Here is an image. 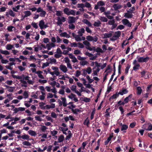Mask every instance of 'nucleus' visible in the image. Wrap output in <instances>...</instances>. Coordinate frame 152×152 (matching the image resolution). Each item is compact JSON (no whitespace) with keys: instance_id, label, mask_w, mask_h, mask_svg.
<instances>
[{"instance_id":"obj_28","label":"nucleus","mask_w":152,"mask_h":152,"mask_svg":"<svg viewBox=\"0 0 152 152\" xmlns=\"http://www.w3.org/2000/svg\"><path fill=\"white\" fill-rule=\"evenodd\" d=\"M63 12L65 14H66L67 15H69L70 11H69V8L66 7L63 10Z\"/></svg>"},{"instance_id":"obj_9","label":"nucleus","mask_w":152,"mask_h":152,"mask_svg":"<svg viewBox=\"0 0 152 152\" xmlns=\"http://www.w3.org/2000/svg\"><path fill=\"white\" fill-rule=\"evenodd\" d=\"M128 91L126 89L123 88L121 91H120L118 93V94H120L121 95H123L124 94L127 93Z\"/></svg>"},{"instance_id":"obj_26","label":"nucleus","mask_w":152,"mask_h":152,"mask_svg":"<svg viewBox=\"0 0 152 152\" xmlns=\"http://www.w3.org/2000/svg\"><path fill=\"white\" fill-rule=\"evenodd\" d=\"M0 52L4 55H9L10 54V53L7 50H3L1 49H0Z\"/></svg>"},{"instance_id":"obj_41","label":"nucleus","mask_w":152,"mask_h":152,"mask_svg":"<svg viewBox=\"0 0 152 152\" xmlns=\"http://www.w3.org/2000/svg\"><path fill=\"white\" fill-rule=\"evenodd\" d=\"M78 35H77L76 37H75V40L77 42L80 41L82 40L81 38Z\"/></svg>"},{"instance_id":"obj_51","label":"nucleus","mask_w":152,"mask_h":152,"mask_svg":"<svg viewBox=\"0 0 152 152\" xmlns=\"http://www.w3.org/2000/svg\"><path fill=\"white\" fill-rule=\"evenodd\" d=\"M49 63L48 62H46L45 63H43L42 64V68H44L45 67L47 66H49Z\"/></svg>"},{"instance_id":"obj_56","label":"nucleus","mask_w":152,"mask_h":152,"mask_svg":"<svg viewBox=\"0 0 152 152\" xmlns=\"http://www.w3.org/2000/svg\"><path fill=\"white\" fill-rule=\"evenodd\" d=\"M70 44L71 47H77V44L76 42L70 43Z\"/></svg>"},{"instance_id":"obj_12","label":"nucleus","mask_w":152,"mask_h":152,"mask_svg":"<svg viewBox=\"0 0 152 152\" xmlns=\"http://www.w3.org/2000/svg\"><path fill=\"white\" fill-rule=\"evenodd\" d=\"M113 7L115 10H117L118 9H121L122 7L121 5H118L117 4H114Z\"/></svg>"},{"instance_id":"obj_10","label":"nucleus","mask_w":152,"mask_h":152,"mask_svg":"<svg viewBox=\"0 0 152 152\" xmlns=\"http://www.w3.org/2000/svg\"><path fill=\"white\" fill-rule=\"evenodd\" d=\"M133 16V15L129 12L125 13H124V16L127 18H132Z\"/></svg>"},{"instance_id":"obj_43","label":"nucleus","mask_w":152,"mask_h":152,"mask_svg":"<svg viewBox=\"0 0 152 152\" xmlns=\"http://www.w3.org/2000/svg\"><path fill=\"white\" fill-rule=\"evenodd\" d=\"M22 144L25 145L30 146L31 145V143L28 141H24L22 142Z\"/></svg>"},{"instance_id":"obj_59","label":"nucleus","mask_w":152,"mask_h":152,"mask_svg":"<svg viewBox=\"0 0 152 152\" xmlns=\"http://www.w3.org/2000/svg\"><path fill=\"white\" fill-rule=\"evenodd\" d=\"M88 63V62L86 61H80V65H81L82 66H84L85 65H86Z\"/></svg>"},{"instance_id":"obj_2","label":"nucleus","mask_w":152,"mask_h":152,"mask_svg":"<svg viewBox=\"0 0 152 152\" xmlns=\"http://www.w3.org/2000/svg\"><path fill=\"white\" fill-rule=\"evenodd\" d=\"M137 61L140 63H146L150 59L149 57L148 56L145 58L143 57H140L139 56H137Z\"/></svg>"},{"instance_id":"obj_36","label":"nucleus","mask_w":152,"mask_h":152,"mask_svg":"<svg viewBox=\"0 0 152 152\" xmlns=\"http://www.w3.org/2000/svg\"><path fill=\"white\" fill-rule=\"evenodd\" d=\"M110 109V108H109L106 110L105 113H106V114L105 115V117H107L110 116V113L109 112V111Z\"/></svg>"},{"instance_id":"obj_22","label":"nucleus","mask_w":152,"mask_h":152,"mask_svg":"<svg viewBox=\"0 0 152 152\" xmlns=\"http://www.w3.org/2000/svg\"><path fill=\"white\" fill-rule=\"evenodd\" d=\"M148 127L147 128H144V129L146 130L151 131L152 130V125L150 123L148 124Z\"/></svg>"},{"instance_id":"obj_44","label":"nucleus","mask_w":152,"mask_h":152,"mask_svg":"<svg viewBox=\"0 0 152 152\" xmlns=\"http://www.w3.org/2000/svg\"><path fill=\"white\" fill-rule=\"evenodd\" d=\"M97 53H103V52L102 50L100 48L98 47L95 49V51Z\"/></svg>"},{"instance_id":"obj_1","label":"nucleus","mask_w":152,"mask_h":152,"mask_svg":"<svg viewBox=\"0 0 152 152\" xmlns=\"http://www.w3.org/2000/svg\"><path fill=\"white\" fill-rule=\"evenodd\" d=\"M132 96V94H130L128 96L126 97L124 99V102H122L120 104V103L121 102V101L120 100L118 102V104H119V105H124L125 104L127 103L129 101L131 100Z\"/></svg>"},{"instance_id":"obj_49","label":"nucleus","mask_w":152,"mask_h":152,"mask_svg":"<svg viewBox=\"0 0 152 152\" xmlns=\"http://www.w3.org/2000/svg\"><path fill=\"white\" fill-rule=\"evenodd\" d=\"M71 95L74 98V101L75 102H77L78 101V99L75 97L76 95L75 94H73L72 93H71Z\"/></svg>"},{"instance_id":"obj_30","label":"nucleus","mask_w":152,"mask_h":152,"mask_svg":"<svg viewBox=\"0 0 152 152\" xmlns=\"http://www.w3.org/2000/svg\"><path fill=\"white\" fill-rule=\"evenodd\" d=\"M99 20L103 22H107L108 21L107 18L101 16L99 18Z\"/></svg>"},{"instance_id":"obj_15","label":"nucleus","mask_w":152,"mask_h":152,"mask_svg":"<svg viewBox=\"0 0 152 152\" xmlns=\"http://www.w3.org/2000/svg\"><path fill=\"white\" fill-rule=\"evenodd\" d=\"M45 22L43 20H41L39 23V26L41 29H42L44 28Z\"/></svg>"},{"instance_id":"obj_31","label":"nucleus","mask_w":152,"mask_h":152,"mask_svg":"<svg viewBox=\"0 0 152 152\" xmlns=\"http://www.w3.org/2000/svg\"><path fill=\"white\" fill-rule=\"evenodd\" d=\"M134 66L133 67V70L134 71H136L139 69V67H140V64H137L134 65Z\"/></svg>"},{"instance_id":"obj_25","label":"nucleus","mask_w":152,"mask_h":152,"mask_svg":"<svg viewBox=\"0 0 152 152\" xmlns=\"http://www.w3.org/2000/svg\"><path fill=\"white\" fill-rule=\"evenodd\" d=\"M42 73V72L41 71H37L36 72V74H37L39 77L41 79H44V78L42 75L41 74V73Z\"/></svg>"},{"instance_id":"obj_20","label":"nucleus","mask_w":152,"mask_h":152,"mask_svg":"<svg viewBox=\"0 0 152 152\" xmlns=\"http://www.w3.org/2000/svg\"><path fill=\"white\" fill-rule=\"evenodd\" d=\"M122 124H121L122 126L121 128V131H123L126 130L128 128V125L126 124H124L122 125Z\"/></svg>"},{"instance_id":"obj_37","label":"nucleus","mask_w":152,"mask_h":152,"mask_svg":"<svg viewBox=\"0 0 152 152\" xmlns=\"http://www.w3.org/2000/svg\"><path fill=\"white\" fill-rule=\"evenodd\" d=\"M122 22L123 24L126 25L129 22V20L126 19H124L122 20Z\"/></svg>"},{"instance_id":"obj_14","label":"nucleus","mask_w":152,"mask_h":152,"mask_svg":"<svg viewBox=\"0 0 152 152\" xmlns=\"http://www.w3.org/2000/svg\"><path fill=\"white\" fill-rule=\"evenodd\" d=\"M46 109L48 110L50 108H54L55 107V104L51 103V105L47 104L46 105Z\"/></svg>"},{"instance_id":"obj_53","label":"nucleus","mask_w":152,"mask_h":152,"mask_svg":"<svg viewBox=\"0 0 152 152\" xmlns=\"http://www.w3.org/2000/svg\"><path fill=\"white\" fill-rule=\"evenodd\" d=\"M85 7L88 8H89L91 7V4L88 2H86L84 4Z\"/></svg>"},{"instance_id":"obj_58","label":"nucleus","mask_w":152,"mask_h":152,"mask_svg":"<svg viewBox=\"0 0 152 152\" xmlns=\"http://www.w3.org/2000/svg\"><path fill=\"white\" fill-rule=\"evenodd\" d=\"M75 28V26L73 24H70L69 25V29H74Z\"/></svg>"},{"instance_id":"obj_63","label":"nucleus","mask_w":152,"mask_h":152,"mask_svg":"<svg viewBox=\"0 0 152 152\" xmlns=\"http://www.w3.org/2000/svg\"><path fill=\"white\" fill-rule=\"evenodd\" d=\"M35 118L37 121H42V119L39 116H36L35 117Z\"/></svg>"},{"instance_id":"obj_8","label":"nucleus","mask_w":152,"mask_h":152,"mask_svg":"<svg viewBox=\"0 0 152 152\" xmlns=\"http://www.w3.org/2000/svg\"><path fill=\"white\" fill-rule=\"evenodd\" d=\"M59 68L64 73L68 71L66 66L65 65L63 64H61Z\"/></svg>"},{"instance_id":"obj_60","label":"nucleus","mask_w":152,"mask_h":152,"mask_svg":"<svg viewBox=\"0 0 152 152\" xmlns=\"http://www.w3.org/2000/svg\"><path fill=\"white\" fill-rule=\"evenodd\" d=\"M124 26L122 25H121L118 26L117 28V29H119L120 30H122L124 28Z\"/></svg>"},{"instance_id":"obj_13","label":"nucleus","mask_w":152,"mask_h":152,"mask_svg":"<svg viewBox=\"0 0 152 152\" xmlns=\"http://www.w3.org/2000/svg\"><path fill=\"white\" fill-rule=\"evenodd\" d=\"M83 22L84 23H85L89 27H92V25L91 23L87 20L86 19H84L83 20Z\"/></svg>"},{"instance_id":"obj_38","label":"nucleus","mask_w":152,"mask_h":152,"mask_svg":"<svg viewBox=\"0 0 152 152\" xmlns=\"http://www.w3.org/2000/svg\"><path fill=\"white\" fill-rule=\"evenodd\" d=\"M95 111L96 110L95 108L91 112L90 117L91 120H92L94 118V115L95 113Z\"/></svg>"},{"instance_id":"obj_27","label":"nucleus","mask_w":152,"mask_h":152,"mask_svg":"<svg viewBox=\"0 0 152 152\" xmlns=\"http://www.w3.org/2000/svg\"><path fill=\"white\" fill-rule=\"evenodd\" d=\"M137 94L138 95H140L142 92V90L140 86L138 87L137 88Z\"/></svg>"},{"instance_id":"obj_45","label":"nucleus","mask_w":152,"mask_h":152,"mask_svg":"<svg viewBox=\"0 0 152 152\" xmlns=\"http://www.w3.org/2000/svg\"><path fill=\"white\" fill-rule=\"evenodd\" d=\"M86 72H87L88 74H90L92 72V69L91 67H88L86 70Z\"/></svg>"},{"instance_id":"obj_19","label":"nucleus","mask_w":152,"mask_h":152,"mask_svg":"<svg viewBox=\"0 0 152 152\" xmlns=\"http://www.w3.org/2000/svg\"><path fill=\"white\" fill-rule=\"evenodd\" d=\"M64 136L63 135H61L58 137V142H61L63 141L64 139Z\"/></svg>"},{"instance_id":"obj_33","label":"nucleus","mask_w":152,"mask_h":152,"mask_svg":"<svg viewBox=\"0 0 152 152\" xmlns=\"http://www.w3.org/2000/svg\"><path fill=\"white\" fill-rule=\"evenodd\" d=\"M22 138L27 140H29V136L26 134H24L22 136Z\"/></svg>"},{"instance_id":"obj_50","label":"nucleus","mask_w":152,"mask_h":152,"mask_svg":"<svg viewBox=\"0 0 152 152\" xmlns=\"http://www.w3.org/2000/svg\"><path fill=\"white\" fill-rule=\"evenodd\" d=\"M77 86H76L75 85H72L71 86V89L72 91H74L75 92L76 91Z\"/></svg>"},{"instance_id":"obj_48","label":"nucleus","mask_w":152,"mask_h":152,"mask_svg":"<svg viewBox=\"0 0 152 152\" xmlns=\"http://www.w3.org/2000/svg\"><path fill=\"white\" fill-rule=\"evenodd\" d=\"M58 133L57 131L55 130H54L53 131H51V134L53 136H55Z\"/></svg>"},{"instance_id":"obj_54","label":"nucleus","mask_w":152,"mask_h":152,"mask_svg":"<svg viewBox=\"0 0 152 152\" xmlns=\"http://www.w3.org/2000/svg\"><path fill=\"white\" fill-rule=\"evenodd\" d=\"M47 129H48L47 127L45 126H41V130L42 132H45Z\"/></svg>"},{"instance_id":"obj_39","label":"nucleus","mask_w":152,"mask_h":152,"mask_svg":"<svg viewBox=\"0 0 152 152\" xmlns=\"http://www.w3.org/2000/svg\"><path fill=\"white\" fill-rule=\"evenodd\" d=\"M135 7H133L131 8L129 10H127V12L132 14L133 13V12L135 10Z\"/></svg>"},{"instance_id":"obj_35","label":"nucleus","mask_w":152,"mask_h":152,"mask_svg":"<svg viewBox=\"0 0 152 152\" xmlns=\"http://www.w3.org/2000/svg\"><path fill=\"white\" fill-rule=\"evenodd\" d=\"M83 43L86 46V47H90L91 45L90 43L87 40H85L83 42Z\"/></svg>"},{"instance_id":"obj_18","label":"nucleus","mask_w":152,"mask_h":152,"mask_svg":"<svg viewBox=\"0 0 152 152\" xmlns=\"http://www.w3.org/2000/svg\"><path fill=\"white\" fill-rule=\"evenodd\" d=\"M121 34V31H118L115 32L114 36V37L118 38L120 36Z\"/></svg>"},{"instance_id":"obj_55","label":"nucleus","mask_w":152,"mask_h":152,"mask_svg":"<svg viewBox=\"0 0 152 152\" xmlns=\"http://www.w3.org/2000/svg\"><path fill=\"white\" fill-rule=\"evenodd\" d=\"M23 95L24 96V98H28V92L27 91H24L23 94Z\"/></svg>"},{"instance_id":"obj_11","label":"nucleus","mask_w":152,"mask_h":152,"mask_svg":"<svg viewBox=\"0 0 152 152\" xmlns=\"http://www.w3.org/2000/svg\"><path fill=\"white\" fill-rule=\"evenodd\" d=\"M104 37H103V38L104 39H106L107 38H109L110 37H111L112 35L113 34L112 33H105L103 34Z\"/></svg>"},{"instance_id":"obj_32","label":"nucleus","mask_w":152,"mask_h":152,"mask_svg":"<svg viewBox=\"0 0 152 152\" xmlns=\"http://www.w3.org/2000/svg\"><path fill=\"white\" fill-rule=\"evenodd\" d=\"M131 67V65L129 64L127 65V66H126V69H125V73L127 74L128 72L129 69H130Z\"/></svg>"},{"instance_id":"obj_62","label":"nucleus","mask_w":152,"mask_h":152,"mask_svg":"<svg viewBox=\"0 0 152 152\" xmlns=\"http://www.w3.org/2000/svg\"><path fill=\"white\" fill-rule=\"evenodd\" d=\"M9 61L7 60V59H2L1 61V62L2 64H6Z\"/></svg>"},{"instance_id":"obj_64","label":"nucleus","mask_w":152,"mask_h":152,"mask_svg":"<svg viewBox=\"0 0 152 152\" xmlns=\"http://www.w3.org/2000/svg\"><path fill=\"white\" fill-rule=\"evenodd\" d=\"M56 15L58 16H60L62 15L61 14V12H62L61 11H56Z\"/></svg>"},{"instance_id":"obj_57","label":"nucleus","mask_w":152,"mask_h":152,"mask_svg":"<svg viewBox=\"0 0 152 152\" xmlns=\"http://www.w3.org/2000/svg\"><path fill=\"white\" fill-rule=\"evenodd\" d=\"M115 23V21L114 19L112 20H109L108 22V24L110 25H112Z\"/></svg>"},{"instance_id":"obj_61","label":"nucleus","mask_w":152,"mask_h":152,"mask_svg":"<svg viewBox=\"0 0 152 152\" xmlns=\"http://www.w3.org/2000/svg\"><path fill=\"white\" fill-rule=\"evenodd\" d=\"M72 136V133H69L68 134V135L66 136V140H69V139Z\"/></svg>"},{"instance_id":"obj_16","label":"nucleus","mask_w":152,"mask_h":152,"mask_svg":"<svg viewBox=\"0 0 152 152\" xmlns=\"http://www.w3.org/2000/svg\"><path fill=\"white\" fill-rule=\"evenodd\" d=\"M84 124V125H86L87 127H89L90 121L88 117L85 120Z\"/></svg>"},{"instance_id":"obj_23","label":"nucleus","mask_w":152,"mask_h":152,"mask_svg":"<svg viewBox=\"0 0 152 152\" xmlns=\"http://www.w3.org/2000/svg\"><path fill=\"white\" fill-rule=\"evenodd\" d=\"M61 99L62 101L63 106L64 107H66L67 104L66 103V99L65 97H61Z\"/></svg>"},{"instance_id":"obj_46","label":"nucleus","mask_w":152,"mask_h":152,"mask_svg":"<svg viewBox=\"0 0 152 152\" xmlns=\"http://www.w3.org/2000/svg\"><path fill=\"white\" fill-rule=\"evenodd\" d=\"M41 12L40 14V16L42 17H45L46 14V12L45 11L43 10Z\"/></svg>"},{"instance_id":"obj_29","label":"nucleus","mask_w":152,"mask_h":152,"mask_svg":"<svg viewBox=\"0 0 152 152\" xmlns=\"http://www.w3.org/2000/svg\"><path fill=\"white\" fill-rule=\"evenodd\" d=\"M29 134L31 136H35L36 135V133L33 130H29L28 131Z\"/></svg>"},{"instance_id":"obj_4","label":"nucleus","mask_w":152,"mask_h":152,"mask_svg":"<svg viewBox=\"0 0 152 152\" xmlns=\"http://www.w3.org/2000/svg\"><path fill=\"white\" fill-rule=\"evenodd\" d=\"M57 24L58 25L60 26L62 24V22H64L66 21V18L64 17H61V18L60 17H58L57 18Z\"/></svg>"},{"instance_id":"obj_6","label":"nucleus","mask_w":152,"mask_h":152,"mask_svg":"<svg viewBox=\"0 0 152 152\" xmlns=\"http://www.w3.org/2000/svg\"><path fill=\"white\" fill-rule=\"evenodd\" d=\"M105 4L104 2L102 1H99L97 2V5H95L94 9L95 10H97L99 9V7L100 6H103Z\"/></svg>"},{"instance_id":"obj_3","label":"nucleus","mask_w":152,"mask_h":152,"mask_svg":"<svg viewBox=\"0 0 152 152\" xmlns=\"http://www.w3.org/2000/svg\"><path fill=\"white\" fill-rule=\"evenodd\" d=\"M12 76L13 78H15L18 79H22L23 77V79H25L26 80H29V77L28 76H26L25 77L24 75H22L21 76L15 75H12Z\"/></svg>"},{"instance_id":"obj_42","label":"nucleus","mask_w":152,"mask_h":152,"mask_svg":"<svg viewBox=\"0 0 152 152\" xmlns=\"http://www.w3.org/2000/svg\"><path fill=\"white\" fill-rule=\"evenodd\" d=\"M77 45H78V46L77 45V47L80 48H83L84 46L81 43L79 42L77 43Z\"/></svg>"},{"instance_id":"obj_47","label":"nucleus","mask_w":152,"mask_h":152,"mask_svg":"<svg viewBox=\"0 0 152 152\" xmlns=\"http://www.w3.org/2000/svg\"><path fill=\"white\" fill-rule=\"evenodd\" d=\"M91 99L89 98H88L86 97L84 98L83 101L86 102H89L90 101Z\"/></svg>"},{"instance_id":"obj_21","label":"nucleus","mask_w":152,"mask_h":152,"mask_svg":"<svg viewBox=\"0 0 152 152\" xmlns=\"http://www.w3.org/2000/svg\"><path fill=\"white\" fill-rule=\"evenodd\" d=\"M24 13L25 14L24 18L29 16L31 14L30 11L28 10L24 11Z\"/></svg>"},{"instance_id":"obj_17","label":"nucleus","mask_w":152,"mask_h":152,"mask_svg":"<svg viewBox=\"0 0 152 152\" xmlns=\"http://www.w3.org/2000/svg\"><path fill=\"white\" fill-rule=\"evenodd\" d=\"M72 111L73 114H77L78 112H81V110L78 108H76L75 109H72Z\"/></svg>"},{"instance_id":"obj_24","label":"nucleus","mask_w":152,"mask_h":152,"mask_svg":"<svg viewBox=\"0 0 152 152\" xmlns=\"http://www.w3.org/2000/svg\"><path fill=\"white\" fill-rule=\"evenodd\" d=\"M101 23L99 20L97 21V22L95 21L94 24V25L95 27H99L101 26Z\"/></svg>"},{"instance_id":"obj_52","label":"nucleus","mask_w":152,"mask_h":152,"mask_svg":"<svg viewBox=\"0 0 152 152\" xmlns=\"http://www.w3.org/2000/svg\"><path fill=\"white\" fill-rule=\"evenodd\" d=\"M9 14L11 16L14 17L15 16V14L11 10H10L9 11Z\"/></svg>"},{"instance_id":"obj_40","label":"nucleus","mask_w":152,"mask_h":152,"mask_svg":"<svg viewBox=\"0 0 152 152\" xmlns=\"http://www.w3.org/2000/svg\"><path fill=\"white\" fill-rule=\"evenodd\" d=\"M13 45L10 44H9L7 45L6 48L8 50H10L13 48Z\"/></svg>"},{"instance_id":"obj_34","label":"nucleus","mask_w":152,"mask_h":152,"mask_svg":"<svg viewBox=\"0 0 152 152\" xmlns=\"http://www.w3.org/2000/svg\"><path fill=\"white\" fill-rule=\"evenodd\" d=\"M119 94H118H118H114L113 95L111 96L110 98V99H115L117 98L119 96Z\"/></svg>"},{"instance_id":"obj_5","label":"nucleus","mask_w":152,"mask_h":152,"mask_svg":"<svg viewBox=\"0 0 152 152\" xmlns=\"http://www.w3.org/2000/svg\"><path fill=\"white\" fill-rule=\"evenodd\" d=\"M86 39L88 41H93L95 42L97 41L98 39V38L96 36H95L94 37H93L91 36H87Z\"/></svg>"},{"instance_id":"obj_7","label":"nucleus","mask_w":152,"mask_h":152,"mask_svg":"<svg viewBox=\"0 0 152 152\" xmlns=\"http://www.w3.org/2000/svg\"><path fill=\"white\" fill-rule=\"evenodd\" d=\"M68 23L69 24L74 23L76 21L75 18L74 17L69 16L68 17Z\"/></svg>"}]
</instances>
